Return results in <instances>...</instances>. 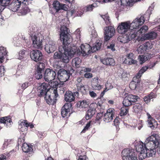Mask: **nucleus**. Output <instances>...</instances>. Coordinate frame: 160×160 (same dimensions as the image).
Wrapping results in <instances>:
<instances>
[{
  "label": "nucleus",
  "instance_id": "36",
  "mask_svg": "<svg viewBox=\"0 0 160 160\" xmlns=\"http://www.w3.org/2000/svg\"><path fill=\"white\" fill-rule=\"evenodd\" d=\"M101 45L102 43L100 41H97L91 48L92 52H94L99 50L101 48Z\"/></svg>",
  "mask_w": 160,
  "mask_h": 160
},
{
  "label": "nucleus",
  "instance_id": "53",
  "mask_svg": "<svg viewBox=\"0 0 160 160\" xmlns=\"http://www.w3.org/2000/svg\"><path fill=\"white\" fill-rule=\"evenodd\" d=\"M94 4H95V3H93L92 4L89 5L87 6L86 9V11H91L93 9V8L94 7Z\"/></svg>",
  "mask_w": 160,
  "mask_h": 160
},
{
  "label": "nucleus",
  "instance_id": "6",
  "mask_svg": "<svg viewBox=\"0 0 160 160\" xmlns=\"http://www.w3.org/2000/svg\"><path fill=\"white\" fill-rule=\"evenodd\" d=\"M30 35L33 47L37 48H42L43 46L42 42L44 40L43 38L41 36L40 37L37 36L34 33H31Z\"/></svg>",
  "mask_w": 160,
  "mask_h": 160
},
{
  "label": "nucleus",
  "instance_id": "2",
  "mask_svg": "<svg viewBox=\"0 0 160 160\" xmlns=\"http://www.w3.org/2000/svg\"><path fill=\"white\" fill-rule=\"evenodd\" d=\"M150 141H149L147 144L143 143L141 141H140L139 143L135 144V148L137 152H139V158L140 160H143L146 158L147 155L145 152L146 151L147 146L150 144Z\"/></svg>",
  "mask_w": 160,
  "mask_h": 160
},
{
  "label": "nucleus",
  "instance_id": "21",
  "mask_svg": "<svg viewBox=\"0 0 160 160\" xmlns=\"http://www.w3.org/2000/svg\"><path fill=\"white\" fill-rule=\"evenodd\" d=\"M155 63H153L152 65H150L148 66H143L142 68L139 71L138 73L136 75V76L138 78V83L140 82L139 78L141 77L142 74L144 73L148 69H152L155 65Z\"/></svg>",
  "mask_w": 160,
  "mask_h": 160
},
{
  "label": "nucleus",
  "instance_id": "19",
  "mask_svg": "<svg viewBox=\"0 0 160 160\" xmlns=\"http://www.w3.org/2000/svg\"><path fill=\"white\" fill-rule=\"evenodd\" d=\"M130 29L131 30V31L130 32V33L129 35L128 36H126L125 38H123L122 39L120 42L122 43H125L128 42L129 41L134 39L138 36V33L137 30H133L132 28Z\"/></svg>",
  "mask_w": 160,
  "mask_h": 160
},
{
  "label": "nucleus",
  "instance_id": "58",
  "mask_svg": "<svg viewBox=\"0 0 160 160\" xmlns=\"http://www.w3.org/2000/svg\"><path fill=\"white\" fill-rule=\"evenodd\" d=\"M129 0H120V4L121 5L127 6L128 4Z\"/></svg>",
  "mask_w": 160,
  "mask_h": 160
},
{
  "label": "nucleus",
  "instance_id": "1",
  "mask_svg": "<svg viewBox=\"0 0 160 160\" xmlns=\"http://www.w3.org/2000/svg\"><path fill=\"white\" fill-rule=\"evenodd\" d=\"M60 30V38L62 41V45L59 47V52L54 53L53 58L55 60H60L62 62L67 63L75 53V50L73 49L70 45L73 39L69 33V29L66 26H61Z\"/></svg>",
  "mask_w": 160,
  "mask_h": 160
},
{
  "label": "nucleus",
  "instance_id": "46",
  "mask_svg": "<svg viewBox=\"0 0 160 160\" xmlns=\"http://www.w3.org/2000/svg\"><path fill=\"white\" fill-rule=\"evenodd\" d=\"M127 107H125L121 108L120 113V115L121 116H124L128 113V108Z\"/></svg>",
  "mask_w": 160,
  "mask_h": 160
},
{
  "label": "nucleus",
  "instance_id": "61",
  "mask_svg": "<svg viewBox=\"0 0 160 160\" xmlns=\"http://www.w3.org/2000/svg\"><path fill=\"white\" fill-rule=\"evenodd\" d=\"M84 76L85 78H92L93 76L92 74L89 72H86L84 74Z\"/></svg>",
  "mask_w": 160,
  "mask_h": 160
},
{
  "label": "nucleus",
  "instance_id": "39",
  "mask_svg": "<svg viewBox=\"0 0 160 160\" xmlns=\"http://www.w3.org/2000/svg\"><path fill=\"white\" fill-rule=\"evenodd\" d=\"M150 145H154V147L158 148L157 152L160 155V141H149Z\"/></svg>",
  "mask_w": 160,
  "mask_h": 160
},
{
  "label": "nucleus",
  "instance_id": "27",
  "mask_svg": "<svg viewBox=\"0 0 160 160\" xmlns=\"http://www.w3.org/2000/svg\"><path fill=\"white\" fill-rule=\"evenodd\" d=\"M23 4L22 9L20 10L18 12V15H25L30 12V10L27 6L28 4Z\"/></svg>",
  "mask_w": 160,
  "mask_h": 160
},
{
  "label": "nucleus",
  "instance_id": "62",
  "mask_svg": "<svg viewBox=\"0 0 160 160\" xmlns=\"http://www.w3.org/2000/svg\"><path fill=\"white\" fill-rule=\"evenodd\" d=\"M29 85L28 82H26L22 84L21 87L22 89L23 90H24Z\"/></svg>",
  "mask_w": 160,
  "mask_h": 160
},
{
  "label": "nucleus",
  "instance_id": "17",
  "mask_svg": "<svg viewBox=\"0 0 160 160\" xmlns=\"http://www.w3.org/2000/svg\"><path fill=\"white\" fill-rule=\"evenodd\" d=\"M57 47V42L52 40H50L48 41V43L45 46V49L48 53H49L55 51Z\"/></svg>",
  "mask_w": 160,
  "mask_h": 160
},
{
  "label": "nucleus",
  "instance_id": "38",
  "mask_svg": "<svg viewBox=\"0 0 160 160\" xmlns=\"http://www.w3.org/2000/svg\"><path fill=\"white\" fill-rule=\"evenodd\" d=\"M137 79L138 78L136 77H134L133 78V81L131 82L129 85V87L131 89L133 90L136 88L137 85L140 82L138 83Z\"/></svg>",
  "mask_w": 160,
  "mask_h": 160
},
{
  "label": "nucleus",
  "instance_id": "34",
  "mask_svg": "<svg viewBox=\"0 0 160 160\" xmlns=\"http://www.w3.org/2000/svg\"><path fill=\"white\" fill-rule=\"evenodd\" d=\"M31 144H29L26 143H24L22 146V149L23 151L25 153L30 152L32 150Z\"/></svg>",
  "mask_w": 160,
  "mask_h": 160
},
{
  "label": "nucleus",
  "instance_id": "55",
  "mask_svg": "<svg viewBox=\"0 0 160 160\" xmlns=\"http://www.w3.org/2000/svg\"><path fill=\"white\" fill-rule=\"evenodd\" d=\"M5 69L2 66H0V77H2L4 75Z\"/></svg>",
  "mask_w": 160,
  "mask_h": 160
},
{
  "label": "nucleus",
  "instance_id": "64",
  "mask_svg": "<svg viewBox=\"0 0 160 160\" xmlns=\"http://www.w3.org/2000/svg\"><path fill=\"white\" fill-rule=\"evenodd\" d=\"M77 160H88V158L86 155L80 156Z\"/></svg>",
  "mask_w": 160,
  "mask_h": 160
},
{
  "label": "nucleus",
  "instance_id": "25",
  "mask_svg": "<svg viewBox=\"0 0 160 160\" xmlns=\"http://www.w3.org/2000/svg\"><path fill=\"white\" fill-rule=\"evenodd\" d=\"M74 96L72 92L70 91L66 92L64 95V100L65 101L70 103L74 101Z\"/></svg>",
  "mask_w": 160,
  "mask_h": 160
},
{
  "label": "nucleus",
  "instance_id": "5",
  "mask_svg": "<svg viewBox=\"0 0 160 160\" xmlns=\"http://www.w3.org/2000/svg\"><path fill=\"white\" fill-rule=\"evenodd\" d=\"M140 98L138 96L130 94L126 96L123 100L122 103L125 107H128L133 105L135 102H138Z\"/></svg>",
  "mask_w": 160,
  "mask_h": 160
},
{
  "label": "nucleus",
  "instance_id": "43",
  "mask_svg": "<svg viewBox=\"0 0 160 160\" xmlns=\"http://www.w3.org/2000/svg\"><path fill=\"white\" fill-rule=\"evenodd\" d=\"M148 29V27L146 25H144L139 30H137V32L138 34H141V36H142L146 32Z\"/></svg>",
  "mask_w": 160,
  "mask_h": 160
},
{
  "label": "nucleus",
  "instance_id": "11",
  "mask_svg": "<svg viewBox=\"0 0 160 160\" xmlns=\"http://www.w3.org/2000/svg\"><path fill=\"white\" fill-rule=\"evenodd\" d=\"M91 48L90 46L88 44L85 45L82 44L80 48H78V51H77V53L80 56L84 57L87 56L92 52L90 50Z\"/></svg>",
  "mask_w": 160,
  "mask_h": 160
},
{
  "label": "nucleus",
  "instance_id": "40",
  "mask_svg": "<svg viewBox=\"0 0 160 160\" xmlns=\"http://www.w3.org/2000/svg\"><path fill=\"white\" fill-rule=\"evenodd\" d=\"M61 5L62 4H61L58 1H54L53 3L52 8L56 12H57L61 10Z\"/></svg>",
  "mask_w": 160,
  "mask_h": 160
},
{
  "label": "nucleus",
  "instance_id": "15",
  "mask_svg": "<svg viewBox=\"0 0 160 160\" xmlns=\"http://www.w3.org/2000/svg\"><path fill=\"white\" fill-rule=\"evenodd\" d=\"M130 29V23L128 22H122L117 28L118 32L121 34H124Z\"/></svg>",
  "mask_w": 160,
  "mask_h": 160
},
{
  "label": "nucleus",
  "instance_id": "18",
  "mask_svg": "<svg viewBox=\"0 0 160 160\" xmlns=\"http://www.w3.org/2000/svg\"><path fill=\"white\" fill-rule=\"evenodd\" d=\"M115 114V111L113 108H110L107 110L103 117V121L105 122H109L112 121Z\"/></svg>",
  "mask_w": 160,
  "mask_h": 160
},
{
  "label": "nucleus",
  "instance_id": "12",
  "mask_svg": "<svg viewBox=\"0 0 160 160\" xmlns=\"http://www.w3.org/2000/svg\"><path fill=\"white\" fill-rule=\"evenodd\" d=\"M45 67V64L43 63H39L37 65L35 76L37 79L42 78L44 72V69Z\"/></svg>",
  "mask_w": 160,
  "mask_h": 160
},
{
  "label": "nucleus",
  "instance_id": "28",
  "mask_svg": "<svg viewBox=\"0 0 160 160\" xmlns=\"http://www.w3.org/2000/svg\"><path fill=\"white\" fill-rule=\"evenodd\" d=\"M29 123L27 120H24L19 124L18 128L22 132L26 131L28 130V127L29 126Z\"/></svg>",
  "mask_w": 160,
  "mask_h": 160
},
{
  "label": "nucleus",
  "instance_id": "49",
  "mask_svg": "<svg viewBox=\"0 0 160 160\" xmlns=\"http://www.w3.org/2000/svg\"><path fill=\"white\" fill-rule=\"evenodd\" d=\"M137 51L138 53L142 54L145 51H146L145 48H144L143 44L141 45L137 49Z\"/></svg>",
  "mask_w": 160,
  "mask_h": 160
},
{
  "label": "nucleus",
  "instance_id": "44",
  "mask_svg": "<svg viewBox=\"0 0 160 160\" xmlns=\"http://www.w3.org/2000/svg\"><path fill=\"white\" fill-rule=\"evenodd\" d=\"M48 82L49 85L53 89H54L53 90H56L57 91V85H58V82L57 81H49Z\"/></svg>",
  "mask_w": 160,
  "mask_h": 160
},
{
  "label": "nucleus",
  "instance_id": "30",
  "mask_svg": "<svg viewBox=\"0 0 160 160\" xmlns=\"http://www.w3.org/2000/svg\"><path fill=\"white\" fill-rule=\"evenodd\" d=\"M89 102L87 100H81L78 101L76 105L78 108H86L88 107Z\"/></svg>",
  "mask_w": 160,
  "mask_h": 160
},
{
  "label": "nucleus",
  "instance_id": "10",
  "mask_svg": "<svg viewBox=\"0 0 160 160\" xmlns=\"http://www.w3.org/2000/svg\"><path fill=\"white\" fill-rule=\"evenodd\" d=\"M56 71L50 68H47L44 71L43 74L44 80L47 82L51 81L54 80L56 76Z\"/></svg>",
  "mask_w": 160,
  "mask_h": 160
},
{
  "label": "nucleus",
  "instance_id": "23",
  "mask_svg": "<svg viewBox=\"0 0 160 160\" xmlns=\"http://www.w3.org/2000/svg\"><path fill=\"white\" fill-rule=\"evenodd\" d=\"M12 123L10 117L7 116L0 118V123H3L7 127H10Z\"/></svg>",
  "mask_w": 160,
  "mask_h": 160
},
{
  "label": "nucleus",
  "instance_id": "14",
  "mask_svg": "<svg viewBox=\"0 0 160 160\" xmlns=\"http://www.w3.org/2000/svg\"><path fill=\"white\" fill-rule=\"evenodd\" d=\"M30 55L31 58L36 62L41 61L43 57L41 51L37 50L31 51Z\"/></svg>",
  "mask_w": 160,
  "mask_h": 160
},
{
  "label": "nucleus",
  "instance_id": "37",
  "mask_svg": "<svg viewBox=\"0 0 160 160\" xmlns=\"http://www.w3.org/2000/svg\"><path fill=\"white\" fill-rule=\"evenodd\" d=\"M133 107V112L135 113H138V112L141 111L142 109V104L140 103H137L135 104H134Z\"/></svg>",
  "mask_w": 160,
  "mask_h": 160
},
{
  "label": "nucleus",
  "instance_id": "51",
  "mask_svg": "<svg viewBox=\"0 0 160 160\" xmlns=\"http://www.w3.org/2000/svg\"><path fill=\"white\" fill-rule=\"evenodd\" d=\"M124 62L127 64L129 65H131L132 64H135L136 63L137 61L134 60L133 59H132L130 60H128L127 59H126Z\"/></svg>",
  "mask_w": 160,
  "mask_h": 160
},
{
  "label": "nucleus",
  "instance_id": "35",
  "mask_svg": "<svg viewBox=\"0 0 160 160\" xmlns=\"http://www.w3.org/2000/svg\"><path fill=\"white\" fill-rule=\"evenodd\" d=\"M96 109L93 108L89 109L86 113V119L88 120L90 119L95 113Z\"/></svg>",
  "mask_w": 160,
  "mask_h": 160
},
{
  "label": "nucleus",
  "instance_id": "22",
  "mask_svg": "<svg viewBox=\"0 0 160 160\" xmlns=\"http://www.w3.org/2000/svg\"><path fill=\"white\" fill-rule=\"evenodd\" d=\"M98 80H100L98 77L92 79L91 81V85L94 89L100 90L101 89V86L99 84Z\"/></svg>",
  "mask_w": 160,
  "mask_h": 160
},
{
  "label": "nucleus",
  "instance_id": "42",
  "mask_svg": "<svg viewBox=\"0 0 160 160\" xmlns=\"http://www.w3.org/2000/svg\"><path fill=\"white\" fill-rule=\"evenodd\" d=\"M77 89L79 92H81L82 95L86 93L87 89L83 84L77 86Z\"/></svg>",
  "mask_w": 160,
  "mask_h": 160
},
{
  "label": "nucleus",
  "instance_id": "54",
  "mask_svg": "<svg viewBox=\"0 0 160 160\" xmlns=\"http://www.w3.org/2000/svg\"><path fill=\"white\" fill-rule=\"evenodd\" d=\"M140 56V57L139 58L140 61L141 62H140V63L141 64H143L146 61L145 59H146V60H148V59H147V57L144 56Z\"/></svg>",
  "mask_w": 160,
  "mask_h": 160
},
{
  "label": "nucleus",
  "instance_id": "13",
  "mask_svg": "<svg viewBox=\"0 0 160 160\" xmlns=\"http://www.w3.org/2000/svg\"><path fill=\"white\" fill-rule=\"evenodd\" d=\"M72 108L71 103H65L62 108L61 114L63 118H68L70 116V112Z\"/></svg>",
  "mask_w": 160,
  "mask_h": 160
},
{
  "label": "nucleus",
  "instance_id": "7",
  "mask_svg": "<svg viewBox=\"0 0 160 160\" xmlns=\"http://www.w3.org/2000/svg\"><path fill=\"white\" fill-rule=\"evenodd\" d=\"M148 14L149 16V13L147 12L144 16H138L134 20L133 22L130 24V29L132 28L133 30H137L139 26L142 25L144 22L145 19V16Z\"/></svg>",
  "mask_w": 160,
  "mask_h": 160
},
{
  "label": "nucleus",
  "instance_id": "31",
  "mask_svg": "<svg viewBox=\"0 0 160 160\" xmlns=\"http://www.w3.org/2000/svg\"><path fill=\"white\" fill-rule=\"evenodd\" d=\"M157 35V34L156 33L154 32H152L144 34L143 37L145 39H153L156 38Z\"/></svg>",
  "mask_w": 160,
  "mask_h": 160
},
{
  "label": "nucleus",
  "instance_id": "52",
  "mask_svg": "<svg viewBox=\"0 0 160 160\" xmlns=\"http://www.w3.org/2000/svg\"><path fill=\"white\" fill-rule=\"evenodd\" d=\"M144 48H145V50L147 51V50H149L152 48V46L151 43L148 42L143 44Z\"/></svg>",
  "mask_w": 160,
  "mask_h": 160
},
{
  "label": "nucleus",
  "instance_id": "59",
  "mask_svg": "<svg viewBox=\"0 0 160 160\" xmlns=\"http://www.w3.org/2000/svg\"><path fill=\"white\" fill-rule=\"evenodd\" d=\"M91 122V121H89L87 123V124L84 127V129L82 130V132H84L85 131L88 130V128H89V127L90 126Z\"/></svg>",
  "mask_w": 160,
  "mask_h": 160
},
{
  "label": "nucleus",
  "instance_id": "9",
  "mask_svg": "<svg viewBox=\"0 0 160 160\" xmlns=\"http://www.w3.org/2000/svg\"><path fill=\"white\" fill-rule=\"evenodd\" d=\"M31 1L32 0H31ZM30 0H16L9 5V7L12 11L17 12L19 8L21 3L25 4H28L31 3Z\"/></svg>",
  "mask_w": 160,
  "mask_h": 160
},
{
  "label": "nucleus",
  "instance_id": "20",
  "mask_svg": "<svg viewBox=\"0 0 160 160\" xmlns=\"http://www.w3.org/2000/svg\"><path fill=\"white\" fill-rule=\"evenodd\" d=\"M48 86L47 83H43L41 85L38 87V92L39 94L38 96L40 97L44 96L45 95L47 94L48 92H50V89L48 88Z\"/></svg>",
  "mask_w": 160,
  "mask_h": 160
},
{
  "label": "nucleus",
  "instance_id": "24",
  "mask_svg": "<svg viewBox=\"0 0 160 160\" xmlns=\"http://www.w3.org/2000/svg\"><path fill=\"white\" fill-rule=\"evenodd\" d=\"M154 146L148 148L147 147L146 148V154L147 155L146 157H154L155 156V154L156 153V148L154 147Z\"/></svg>",
  "mask_w": 160,
  "mask_h": 160
},
{
  "label": "nucleus",
  "instance_id": "16",
  "mask_svg": "<svg viewBox=\"0 0 160 160\" xmlns=\"http://www.w3.org/2000/svg\"><path fill=\"white\" fill-rule=\"evenodd\" d=\"M115 32V29L113 27L111 26L105 27L104 28V40L107 41L110 40L114 35Z\"/></svg>",
  "mask_w": 160,
  "mask_h": 160
},
{
  "label": "nucleus",
  "instance_id": "45",
  "mask_svg": "<svg viewBox=\"0 0 160 160\" xmlns=\"http://www.w3.org/2000/svg\"><path fill=\"white\" fill-rule=\"evenodd\" d=\"M146 140H160V138L157 134H153L148 137Z\"/></svg>",
  "mask_w": 160,
  "mask_h": 160
},
{
  "label": "nucleus",
  "instance_id": "32",
  "mask_svg": "<svg viewBox=\"0 0 160 160\" xmlns=\"http://www.w3.org/2000/svg\"><path fill=\"white\" fill-rule=\"evenodd\" d=\"M157 96L155 93L152 92H151L150 93L147 95L145 96L143 98L144 101L146 103H149L150 100L154 98H155Z\"/></svg>",
  "mask_w": 160,
  "mask_h": 160
},
{
  "label": "nucleus",
  "instance_id": "29",
  "mask_svg": "<svg viewBox=\"0 0 160 160\" xmlns=\"http://www.w3.org/2000/svg\"><path fill=\"white\" fill-rule=\"evenodd\" d=\"M7 53L6 48L0 47V63L3 62V59L6 57Z\"/></svg>",
  "mask_w": 160,
  "mask_h": 160
},
{
  "label": "nucleus",
  "instance_id": "26",
  "mask_svg": "<svg viewBox=\"0 0 160 160\" xmlns=\"http://www.w3.org/2000/svg\"><path fill=\"white\" fill-rule=\"evenodd\" d=\"M101 61L103 64L106 65L113 66L115 64L114 60L112 58H105L103 59H101Z\"/></svg>",
  "mask_w": 160,
  "mask_h": 160
},
{
  "label": "nucleus",
  "instance_id": "48",
  "mask_svg": "<svg viewBox=\"0 0 160 160\" xmlns=\"http://www.w3.org/2000/svg\"><path fill=\"white\" fill-rule=\"evenodd\" d=\"M115 41L114 40L112 41L107 46V48L108 49H111L112 51H115Z\"/></svg>",
  "mask_w": 160,
  "mask_h": 160
},
{
  "label": "nucleus",
  "instance_id": "4",
  "mask_svg": "<svg viewBox=\"0 0 160 160\" xmlns=\"http://www.w3.org/2000/svg\"><path fill=\"white\" fill-rule=\"evenodd\" d=\"M44 97L46 102L49 105H54L58 98H59L58 92L56 90H53L52 93L50 92H48L47 94L45 95Z\"/></svg>",
  "mask_w": 160,
  "mask_h": 160
},
{
  "label": "nucleus",
  "instance_id": "50",
  "mask_svg": "<svg viewBox=\"0 0 160 160\" xmlns=\"http://www.w3.org/2000/svg\"><path fill=\"white\" fill-rule=\"evenodd\" d=\"M11 0H0V4L3 6H6L9 5Z\"/></svg>",
  "mask_w": 160,
  "mask_h": 160
},
{
  "label": "nucleus",
  "instance_id": "57",
  "mask_svg": "<svg viewBox=\"0 0 160 160\" xmlns=\"http://www.w3.org/2000/svg\"><path fill=\"white\" fill-rule=\"evenodd\" d=\"M25 52V50H22L19 52V59H22L24 57Z\"/></svg>",
  "mask_w": 160,
  "mask_h": 160
},
{
  "label": "nucleus",
  "instance_id": "56",
  "mask_svg": "<svg viewBox=\"0 0 160 160\" xmlns=\"http://www.w3.org/2000/svg\"><path fill=\"white\" fill-rule=\"evenodd\" d=\"M91 68H85L83 67L82 68V69L80 71L81 73H82L83 72H90L91 71Z\"/></svg>",
  "mask_w": 160,
  "mask_h": 160
},
{
  "label": "nucleus",
  "instance_id": "41",
  "mask_svg": "<svg viewBox=\"0 0 160 160\" xmlns=\"http://www.w3.org/2000/svg\"><path fill=\"white\" fill-rule=\"evenodd\" d=\"M81 60L79 58L77 57L75 58L72 61V64L73 65H75L77 68L80 67V64L81 63Z\"/></svg>",
  "mask_w": 160,
  "mask_h": 160
},
{
  "label": "nucleus",
  "instance_id": "3",
  "mask_svg": "<svg viewBox=\"0 0 160 160\" xmlns=\"http://www.w3.org/2000/svg\"><path fill=\"white\" fill-rule=\"evenodd\" d=\"M123 160H138L137 155L134 150L130 148H126L122 152Z\"/></svg>",
  "mask_w": 160,
  "mask_h": 160
},
{
  "label": "nucleus",
  "instance_id": "63",
  "mask_svg": "<svg viewBox=\"0 0 160 160\" xmlns=\"http://www.w3.org/2000/svg\"><path fill=\"white\" fill-rule=\"evenodd\" d=\"M127 58L128 60H130L133 58V54L132 53L130 52L127 55Z\"/></svg>",
  "mask_w": 160,
  "mask_h": 160
},
{
  "label": "nucleus",
  "instance_id": "33",
  "mask_svg": "<svg viewBox=\"0 0 160 160\" xmlns=\"http://www.w3.org/2000/svg\"><path fill=\"white\" fill-rule=\"evenodd\" d=\"M148 127L152 129H155L158 127V124L157 121L154 119L148 120L147 121Z\"/></svg>",
  "mask_w": 160,
  "mask_h": 160
},
{
  "label": "nucleus",
  "instance_id": "47",
  "mask_svg": "<svg viewBox=\"0 0 160 160\" xmlns=\"http://www.w3.org/2000/svg\"><path fill=\"white\" fill-rule=\"evenodd\" d=\"M101 17L103 19L107 25H110L111 21L108 14L102 15Z\"/></svg>",
  "mask_w": 160,
  "mask_h": 160
},
{
  "label": "nucleus",
  "instance_id": "8",
  "mask_svg": "<svg viewBox=\"0 0 160 160\" xmlns=\"http://www.w3.org/2000/svg\"><path fill=\"white\" fill-rule=\"evenodd\" d=\"M72 73L69 70L63 68L60 69L57 72L58 78L59 81L66 82L68 80Z\"/></svg>",
  "mask_w": 160,
  "mask_h": 160
},
{
  "label": "nucleus",
  "instance_id": "60",
  "mask_svg": "<svg viewBox=\"0 0 160 160\" xmlns=\"http://www.w3.org/2000/svg\"><path fill=\"white\" fill-rule=\"evenodd\" d=\"M60 82H58V85H57V89L58 88L59 89L61 87H62L63 86H65L64 85V82L62 81H60Z\"/></svg>",
  "mask_w": 160,
  "mask_h": 160
}]
</instances>
